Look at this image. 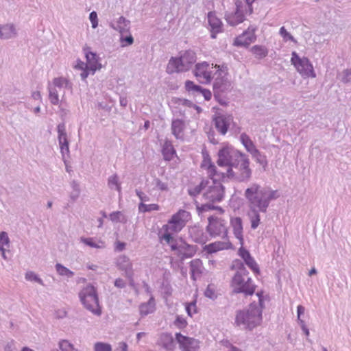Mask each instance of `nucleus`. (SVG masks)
Here are the masks:
<instances>
[{
	"label": "nucleus",
	"mask_w": 351,
	"mask_h": 351,
	"mask_svg": "<svg viewBox=\"0 0 351 351\" xmlns=\"http://www.w3.org/2000/svg\"><path fill=\"white\" fill-rule=\"evenodd\" d=\"M243 154V153L232 147H223L218 152L217 164L219 167H228V168H230Z\"/></svg>",
	"instance_id": "nucleus-9"
},
{
	"label": "nucleus",
	"mask_w": 351,
	"mask_h": 351,
	"mask_svg": "<svg viewBox=\"0 0 351 351\" xmlns=\"http://www.w3.org/2000/svg\"><path fill=\"white\" fill-rule=\"evenodd\" d=\"M209 224L207 226V231L212 237L222 236L223 238L227 237L228 230L224 220L210 217L208 218Z\"/></svg>",
	"instance_id": "nucleus-11"
},
{
	"label": "nucleus",
	"mask_w": 351,
	"mask_h": 351,
	"mask_svg": "<svg viewBox=\"0 0 351 351\" xmlns=\"http://www.w3.org/2000/svg\"><path fill=\"white\" fill-rule=\"evenodd\" d=\"M245 263L254 272H256V273H258L259 272L258 267L256 263L255 262V261L254 260V258L252 256L248 258H247V260L245 261Z\"/></svg>",
	"instance_id": "nucleus-48"
},
{
	"label": "nucleus",
	"mask_w": 351,
	"mask_h": 351,
	"mask_svg": "<svg viewBox=\"0 0 351 351\" xmlns=\"http://www.w3.org/2000/svg\"><path fill=\"white\" fill-rule=\"evenodd\" d=\"M185 88L187 91L191 92L194 95H200L203 89L200 86L195 84L193 82L190 80L185 82Z\"/></svg>",
	"instance_id": "nucleus-39"
},
{
	"label": "nucleus",
	"mask_w": 351,
	"mask_h": 351,
	"mask_svg": "<svg viewBox=\"0 0 351 351\" xmlns=\"http://www.w3.org/2000/svg\"><path fill=\"white\" fill-rule=\"evenodd\" d=\"M114 250L117 252H122L125 248V243L117 241L114 243Z\"/></svg>",
	"instance_id": "nucleus-61"
},
{
	"label": "nucleus",
	"mask_w": 351,
	"mask_h": 351,
	"mask_svg": "<svg viewBox=\"0 0 351 351\" xmlns=\"http://www.w3.org/2000/svg\"><path fill=\"white\" fill-rule=\"evenodd\" d=\"M94 351H112V347L107 343L97 342L94 345Z\"/></svg>",
	"instance_id": "nucleus-43"
},
{
	"label": "nucleus",
	"mask_w": 351,
	"mask_h": 351,
	"mask_svg": "<svg viewBox=\"0 0 351 351\" xmlns=\"http://www.w3.org/2000/svg\"><path fill=\"white\" fill-rule=\"evenodd\" d=\"M191 234L196 243H205L207 241V237L204 235L202 230L193 229Z\"/></svg>",
	"instance_id": "nucleus-36"
},
{
	"label": "nucleus",
	"mask_w": 351,
	"mask_h": 351,
	"mask_svg": "<svg viewBox=\"0 0 351 351\" xmlns=\"http://www.w3.org/2000/svg\"><path fill=\"white\" fill-rule=\"evenodd\" d=\"M280 36L285 40H291V41H293L294 43H296V40L295 39L293 38V36L290 34L289 33L286 29L285 28V27H282L280 29V32H279Z\"/></svg>",
	"instance_id": "nucleus-47"
},
{
	"label": "nucleus",
	"mask_w": 351,
	"mask_h": 351,
	"mask_svg": "<svg viewBox=\"0 0 351 351\" xmlns=\"http://www.w3.org/2000/svg\"><path fill=\"white\" fill-rule=\"evenodd\" d=\"M17 35V29L14 23H8L5 24H0V39H13L16 38Z\"/></svg>",
	"instance_id": "nucleus-20"
},
{
	"label": "nucleus",
	"mask_w": 351,
	"mask_h": 351,
	"mask_svg": "<svg viewBox=\"0 0 351 351\" xmlns=\"http://www.w3.org/2000/svg\"><path fill=\"white\" fill-rule=\"evenodd\" d=\"M121 217H123V215L120 211L113 212L110 215V219L113 222L122 221V219H121Z\"/></svg>",
	"instance_id": "nucleus-52"
},
{
	"label": "nucleus",
	"mask_w": 351,
	"mask_h": 351,
	"mask_svg": "<svg viewBox=\"0 0 351 351\" xmlns=\"http://www.w3.org/2000/svg\"><path fill=\"white\" fill-rule=\"evenodd\" d=\"M116 263L119 269L125 272V276H131V272L133 271L132 265L128 256L125 255L119 256Z\"/></svg>",
	"instance_id": "nucleus-24"
},
{
	"label": "nucleus",
	"mask_w": 351,
	"mask_h": 351,
	"mask_svg": "<svg viewBox=\"0 0 351 351\" xmlns=\"http://www.w3.org/2000/svg\"><path fill=\"white\" fill-rule=\"evenodd\" d=\"M231 225L233 228V232L237 239H239L241 246L243 244V224L240 217H235L231 219Z\"/></svg>",
	"instance_id": "nucleus-25"
},
{
	"label": "nucleus",
	"mask_w": 351,
	"mask_h": 351,
	"mask_svg": "<svg viewBox=\"0 0 351 351\" xmlns=\"http://www.w3.org/2000/svg\"><path fill=\"white\" fill-rule=\"evenodd\" d=\"M162 153L165 160H171L173 156L176 154V150L174 149L172 143L166 141L162 146Z\"/></svg>",
	"instance_id": "nucleus-31"
},
{
	"label": "nucleus",
	"mask_w": 351,
	"mask_h": 351,
	"mask_svg": "<svg viewBox=\"0 0 351 351\" xmlns=\"http://www.w3.org/2000/svg\"><path fill=\"white\" fill-rule=\"evenodd\" d=\"M210 65L207 62L197 63L195 65L194 75L201 83H210L212 79Z\"/></svg>",
	"instance_id": "nucleus-15"
},
{
	"label": "nucleus",
	"mask_w": 351,
	"mask_h": 351,
	"mask_svg": "<svg viewBox=\"0 0 351 351\" xmlns=\"http://www.w3.org/2000/svg\"><path fill=\"white\" fill-rule=\"evenodd\" d=\"M232 121L233 118L230 115H219L214 119L215 126L220 134L224 135Z\"/></svg>",
	"instance_id": "nucleus-19"
},
{
	"label": "nucleus",
	"mask_w": 351,
	"mask_h": 351,
	"mask_svg": "<svg viewBox=\"0 0 351 351\" xmlns=\"http://www.w3.org/2000/svg\"><path fill=\"white\" fill-rule=\"evenodd\" d=\"M240 141L246 150L251 154H258V150L256 148L254 143L250 139L248 135L245 133H242L240 136Z\"/></svg>",
	"instance_id": "nucleus-27"
},
{
	"label": "nucleus",
	"mask_w": 351,
	"mask_h": 351,
	"mask_svg": "<svg viewBox=\"0 0 351 351\" xmlns=\"http://www.w3.org/2000/svg\"><path fill=\"white\" fill-rule=\"evenodd\" d=\"M251 51L258 59L266 57L268 53L267 48L261 45L253 46L251 48Z\"/></svg>",
	"instance_id": "nucleus-35"
},
{
	"label": "nucleus",
	"mask_w": 351,
	"mask_h": 351,
	"mask_svg": "<svg viewBox=\"0 0 351 351\" xmlns=\"http://www.w3.org/2000/svg\"><path fill=\"white\" fill-rule=\"evenodd\" d=\"M208 173L210 179L206 180V188L203 194V198L206 201V203L202 204L200 209L202 211H206L209 209H218L223 211L221 207H215L210 204V203L221 202L224 196V187L220 181L215 178V176L221 177L220 173L217 171V168L215 165L210 163L208 167ZM197 208L199 209V206H197Z\"/></svg>",
	"instance_id": "nucleus-2"
},
{
	"label": "nucleus",
	"mask_w": 351,
	"mask_h": 351,
	"mask_svg": "<svg viewBox=\"0 0 351 351\" xmlns=\"http://www.w3.org/2000/svg\"><path fill=\"white\" fill-rule=\"evenodd\" d=\"M65 83H66V80L65 78L56 77L53 80V88H56L58 90L60 89Z\"/></svg>",
	"instance_id": "nucleus-49"
},
{
	"label": "nucleus",
	"mask_w": 351,
	"mask_h": 351,
	"mask_svg": "<svg viewBox=\"0 0 351 351\" xmlns=\"http://www.w3.org/2000/svg\"><path fill=\"white\" fill-rule=\"evenodd\" d=\"M156 187L160 191H167L168 189L167 184L162 182L158 178L154 180Z\"/></svg>",
	"instance_id": "nucleus-54"
},
{
	"label": "nucleus",
	"mask_w": 351,
	"mask_h": 351,
	"mask_svg": "<svg viewBox=\"0 0 351 351\" xmlns=\"http://www.w3.org/2000/svg\"><path fill=\"white\" fill-rule=\"evenodd\" d=\"M176 339L181 351H197L199 348L198 340L184 336L180 332L176 334Z\"/></svg>",
	"instance_id": "nucleus-14"
},
{
	"label": "nucleus",
	"mask_w": 351,
	"mask_h": 351,
	"mask_svg": "<svg viewBox=\"0 0 351 351\" xmlns=\"http://www.w3.org/2000/svg\"><path fill=\"white\" fill-rule=\"evenodd\" d=\"M196 62V55L193 51L188 50L182 53L178 58H171L168 63V73H180L189 71Z\"/></svg>",
	"instance_id": "nucleus-6"
},
{
	"label": "nucleus",
	"mask_w": 351,
	"mask_h": 351,
	"mask_svg": "<svg viewBox=\"0 0 351 351\" xmlns=\"http://www.w3.org/2000/svg\"><path fill=\"white\" fill-rule=\"evenodd\" d=\"M184 128V123L180 119H176L172 121L171 130L172 134L177 139H181L183 137V131Z\"/></svg>",
	"instance_id": "nucleus-28"
},
{
	"label": "nucleus",
	"mask_w": 351,
	"mask_h": 351,
	"mask_svg": "<svg viewBox=\"0 0 351 351\" xmlns=\"http://www.w3.org/2000/svg\"><path fill=\"white\" fill-rule=\"evenodd\" d=\"M208 21L211 27V37L215 38L216 34L221 32L222 30V23L220 19L215 16V14L212 12L208 14Z\"/></svg>",
	"instance_id": "nucleus-23"
},
{
	"label": "nucleus",
	"mask_w": 351,
	"mask_h": 351,
	"mask_svg": "<svg viewBox=\"0 0 351 351\" xmlns=\"http://www.w3.org/2000/svg\"><path fill=\"white\" fill-rule=\"evenodd\" d=\"M258 303H251L247 308L237 312L235 324L238 326H243L245 329L252 330L259 326L262 322V313L264 308L262 293H257Z\"/></svg>",
	"instance_id": "nucleus-3"
},
{
	"label": "nucleus",
	"mask_w": 351,
	"mask_h": 351,
	"mask_svg": "<svg viewBox=\"0 0 351 351\" xmlns=\"http://www.w3.org/2000/svg\"><path fill=\"white\" fill-rule=\"evenodd\" d=\"M186 310L189 316H192L193 313H196L195 302H192L186 306Z\"/></svg>",
	"instance_id": "nucleus-57"
},
{
	"label": "nucleus",
	"mask_w": 351,
	"mask_h": 351,
	"mask_svg": "<svg viewBox=\"0 0 351 351\" xmlns=\"http://www.w3.org/2000/svg\"><path fill=\"white\" fill-rule=\"evenodd\" d=\"M49 90V99L53 105H58L60 102L59 99V90L56 88H53L51 84L48 86Z\"/></svg>",
	"instance_id": "nucleus-34"
},
{
	"label": "nucleus",
	"mask_w": 351,
	"mask_h": 351,
	"mask_svg": "<svg viewBox=\"0 0 351 351\" xmlns=\"http://www.w3.org/2000/svg\"><path fill=\"white\" fill-rule=\"evenodd\" d=\"M120 40L121 43L126 42L128 45H132L134 42V38L130 34L125 37H124L123 35H121Z\"/></svg>",
	"instance_id": "nucleus-59"
},
{
	"label": "nucleus",
	"mask_w": 351,
	"mask_h": 351,
	"mask_svg": "<svg viewBox=\"0 0 351 351\" xmlns=\"http://www.w3.org/2000/svg\"><path fill=\"white\" fill-rule=\"evenodd\" d=\"M351 75V69H346L340 75V80L344 83L347 84L350 82V79L349 76Z\"/></svg>",
	"instance_id": "nucleus-51"
},
{
	"label": "nucleus",
	"mask_w": 351,
	"mask_h": 351,
	"mask_svg": "<svg viewBox=\"0 0 351 351\" xmlns=\"http://www.w3.org/2000/svg\"><path fill=\"white\" fill-rule=\"evenodd\" d=\"M202 261L199 259H195L190 263V269L192 278L195 280V275L201 273Z\"/></svg>",
	"instance_id": "nucleus-38"
},
{
	"label": "nucleus",
	"mask_w": 351,
	"mask_h": 351,
	"mask_svg": "<svg viewBox=\"0 0 351 351\" xmlns=\"http://www.w3.org/2000/svg\"><path fill=\"white\" fill-rule=\"evenodd\" d=\"M157 343L167 351H173L176 346L172 335L167 332L160 335Z\"/></svg>",
	"instance_id": "nucleus-21"
},
{
	"label": "nucleus",
	"mask_w": 351,
	"mask_h": 351,
	"mask_svg": "<svg viewBox=\"0 0 351 351\" xmlns=\"http://www.w3.org/2000/svg\"><path fill=\"white\" fill-rule=\"evenodd\" d=\"M59 348L60 351H73V345L66 340H62L60 341Z\"/></svg>",
	"instance_id": "nucleus-46"
},
{
	"label": "nucleus",
	"mask_w": 351,
	"mask_h": 351,
	"mask_svg": "<svg viewBox=\"0 0 351 351\" xmlns=\"http://www.w3.org/2000/svg\"><path fill=\"white\" fill-rule=\"evenodd\" d=\"M56 269L57 272L60 276H67L68 278H71L74 276V273L72 271H71L68 268L65 267L60 263H57L56 265Z\"/></svg>",
	"instance_id": "nucleus-40"
},
{
	"label": "nucleus",
	"mask_w": 351,
	"mask_h": 351,
	"mask_svg": "<svg viewBox=\"0 0 351 351\" xmlns=\"http://www.w3.org/2000/svg\"><path fill=\"white\" fill-rule=\"evenodd\" d=\"M89 19L92 23V27L96 28L98 25L97 14V12L93 11L89 15Z\"/></svg>",
	"instance_id": "nucleus-53"
},
{
	"label": "nucleus",
	"mask_w": 351,
	"mask_h": 351,
	"mask_svg": "<svg viewBox=\"0 0 351 351\" xmlns=\"http://www.w3.org/2000/svg\"><path fill=\"white\" fill-rule=\"evenodd\" d=\"M10 239L8 234L5 232H1L0 233V250L4 249V245L9 246Z\"/></svg>",
	"instance_id": "nucleus-45"
},
{
	"label": "nucleus",
	"mask_w": 351,
	"mask_h": 351,
	"mask_svg": "<svg viewBox=\"0 0 351 351\" xmlns=\"http://www.w3.org/2000/svg\"><path fill=\"white\" fill-rule=\"evenodd\" d=\"M75 69H79V70H84L85 69H88V65L86 62H84L83 61H81L78 60L77 61V64L75 65Z\"/></svg>",
	"instance_id": "nucleus-62"
},
{
	"label": "nucleus",
	"mask_w": 351,
	"mask_h": 351,
	"mask_svg": "<svg viewBox=\"0 0 351 351\" xmlns=\"http://www.w3.org/2000/svg\"><path fill=\"white\" fill-rule=\"evenodd\" d=\"M79 297L84 306L96 315H100L101 311L99 305V299L96 289L90 284L83 288Z\"/></svg>",
	"instance_id": "nucleus-7"
},
{
	"label": "nucleus",
	"mask_w": 351,
	"mask_h": 351,
	"mask_svg": "<svg viewBox=\"0 0 351 351\" xmlns=\"http://www.w3.org/2000/svg\"><path fill=\"white\" fill-rule=\"evenodd\" d=\"M86 64L90 71L94 73L97 69L101 68V65L98 62V57L95 53L90 51L86 52Z\"/></svg>",
	"instance_id": "nucleus-26"
},
{
	"label": "nucleus",
	"mask_w": 351,
	"mask_h": 351,
	"mask_svg": "<svg viewBox=\"0 0 351 351\" xmlns=\"http://www.w3.org/2000/svg\"><path fill=\"white\" fill-rule=\"evenodd\" d=\"M221 178H228L237 182H247L250 180L252 170L250 167V160L246 154L237 161L232 167L228 168L226 172L220 173Z\"/></svg>",
	"instance_id": "nucleus-4"
},
{
	"label": "nucleus",
	"mask_w": 351,
	"mask_h": 351,
	"mask_svg": "<svg viewBox=\"0 0 351 351\" xmlns=\"http://www.w3.org/2000/svg\"><path fill=\"white\" fill-rule=\"evenodd\" d=\"M155 301L153 297H151L147 302L143 303L139 306L140 313L143 316L152 313L155 311Z\"/></svg>",
	"instance_id": "nucleus-30"
},
{
	"label": "nucleus",
	"mask_w": 351,
	"mask_h": 351,
	"mask_svg": "<svg viewBox=\"0 0 351 351\" xmlns=\"http://www.w3.org/2000/svg\"><path fill=\"white\" fill-rule=\"evenodd\" d=\"M138 210L142 213L158 210L159 206L156 204H145V203L141 202L138 205Z\"/></svg>",
	"instance_id": "nucleus-42"
},
{
	"label": "nucleus",
	"mask_w": 351,
	"mask_h": 351,
	"mask_svg": "<svg viewBox=\"0 0 351 351\" xmlns=\"http://www.w3.org/2000/svg\"><path fill=\"white\" fill-rule=\"evenodd\" d=\"M254 158H256V160L258 163L261 165L263 167H265L267 165V160L265 156L261 155V152L258 151V154H252Z\"/></svg>",
	"instance_id": "nucleus-50"
},
{
	"label": "nucleus",
	"mask_w": 351,
	"mask_h": 351,
	"mask_svg": "<svg viewBox=\"0 0 351 351\" xmlns=\"http://www.w3.org/2000/svg\"><path fill=\"white\" fill-rule=\"evenodd\" d=\"M215 67H217L218 70L215 73L217 76L213 84L214 97L220 104H223V103L219 99L221 94L230 91L232 89V84L228 79L227 69H223V66L220 69V66L217 65H215ZM225 69H226V67H225Z\"/></svg>",
	"instance_id": "nucleus-8"
},
{
	"label": "nucleus",
	"mask_w": 351,
	"mask_h": 351,
	"mask_svg": "<svg viewBox=\"0 0 351 351\" xmlns=\"http://www.w3.org/2000/svg\"><path fill=\"white\" fill-rule=\"evenodd\" d=\"M231 243L230 242L223 241V242H215L210 243L206 246V249L209 253L216 252L219 250L228 249L230 246Z\"/></svg>",
	"instance_id": "nucleus-32"
},
{
	"label": "nucleus",
	"mask_w": 351,
	"mask_h": 351,
	"mask_svg": "<svg viewBox=\"0 0 351 351\" xmlns=\"http://www.w3.org/2000/svg\"><path fill=\"white\" fill-rule=\"evenodd\" d=\"M171 249L177 250L178 255L182 260L192 257L196 252V246L189 245L183 241L177 245H171Z\"/></svg>",
	"instance_id": "nucleus-17"
},
{
	"label": "nucleus",
	"mask_w": 351,
	"mask_h": 351,
	"mask_svg": "<svg viewBox=\"0 0 351 351\" xmlns=\"http://www.w3.org/2000/svg\"><path fill=\"white\" fill-rule=\"evenodd\" d=\"M108 186L110 189H113L114 188L119 193H121V184L119 182V177L117 174H114L108 178Z\"/></svg>",
	"instance_id": "nucleus-37"
},
{
	"label": "nucleus",
	"mask_w": 351,
	"mask_h": 351,
	"mask_svg": "<svg viewBox=\"0 0 351 351\" xmlns=\"http://www.w3.org/2000/svg\"><path fill=\"white\" fill-rule=\"evenodd\" d=\"M25 279L29 281H35L38 284L43 285V281L41 278H40L33 271H27L25 274Z\"/></svg>",
	"instance_id": "nucleus-44"
},
{
	"label": "nucleus",
	"mask_w": 351,
	"mask_h": 351,
	"mask_svg": "<svg viewBox=\"0 0 351 351\" xmlns=\"http://www.w3.org/2000/svg\"><path fill=\"white\" fill-rule=\"evenodd\" d=\"M80 241L85 245L93 248L104 249L106 247L105 242L100 239H95L94 238L91 237H81Z\"/></svg>",
	"instance_id": "nucleus-29"
},
{
	"label": "nucleus",
	"mask_w": 351,
	"mask_h": 351,
	"mask_svg": "<svg viewBox=\"0 0 351 351\" xmlns=\"http://www.w3.org/2000/svg\"><path fill=\"white\" fill-rule=\"evenodd\" d=\"M254 31L255 29L248 27L246 31L234 39L233 45L237 47H247L256 40Z\"/></svg>",
	"instance_id": "nucleus-16"
},
{
	"label": "nucleus",
	"mask_w": 351,
	"mask_h": 351,
	"mask_svg": "<svg viewBox=\"0 0 351 351\" xmlns=\"http://www.w3.org/2000/svg\"><path fill=\"white\" fill-rule=\"evenodd\" d=\"M242 4V1L236 0L235 10L232 12H226L225 19L230 25L236 26L245 21V18L241 10Z\"/></svg>",
	"instance_id": "nucleus-12"
},
{
	"label": "nucleus",
	"mask_w": 351,
	"mask_h": 351,
	"mask_svg": "<svg viewBox=\"0 0 351 351\" xmlns=\"http://www.w3.org/2000/svg\"><path fill=\"white\" fill-rule=\"evenodd\" d=\"M174 324L178 328H182L186 325V322L184 318L181 317L180 316H177Z\"/></svg>",
	"instance_id": "nucleus-55"
},
{
	"label": "nucleus",
	"mask_w": 351,
	"mask_h": 351,
	"mask_svg": "<svg viewBox=\"0 0 351 351\" xmlns=\"http://www.w3.org/2000/svg\"><path fill=\"white\" fill-rule=\"evenodd\" d=\"M291 62L303 77H315L313 65L307 58H300L295 51H293Z\"/></svg>",
	"instance_id": "nucleus-10"
},
{
	"label": "nucleus",
	"mask_w": 351,
	"mask_h": 351,
	"mask_svg": "<svg viewBox=\"0 0 351 351\" xmlns=\"http://www.w3.org/2000/svg\"><path fill=\"white\" fill-rule=\"evenodd\" d=\"M232 287L234 293H243L245 295H252L255 291L256 286L252 283L248 271L242 264L232 278Z\"/></svg>",
	"instance_id": "nucleus-5"
},
{
	"label": "nucleus",
	"mask_w": 351,
	"mask_h": 351,
	"mask_svg": "<svg viewBox=\"0 0 351 351\" xmlns=\"http://www.w3.org/2000/svg\"><path fill=\"white\" fill-rule=\"evenodd\" d=\"M57 131L58 134V142L60 147L62 154L64 156L65 154L69 152V141L66 132L64 123H60L57 126Z\"/></svg>",
	"instance_id": "nucleus-18"
},
{
	"label": "nucleus",
	"mask_w": 351,
	"mask_h": 351,
	"mask_svg": "<svg viewBox=\"0 0 351 351\" xmlns=\"http://www.w3.org/2000/svg\"><path fill=\"white\" fill-rule=\"evenodd\" d=\"M205 295L210 299H214L215 298V291L210 287V286H208L206 289Z\"/></svg>",
	"instance_id": "nucleus-63"
},
{
	"label": "nucleus",
	"mask_w": 351,
	"mask_h": 351,
	"mask_svg": "<svg viewBox=\"0 0 351 351\" xmlns=\"http://www.w3.org/2000/svg\"><path fill=\"white\" fill-rule=\"evenodd\" d=\"M4 351H17L14 347V341L8 342L4 348Z\"/></svg>",
	"instance_id": "nucleus-64"
},
{
	"label": "nucleus",
	"mask_w": 351,
	"mask_h": 351,
	"mask_svg": "<svg viewBox=\"0 0 351 351\" xmlns=\"http://www.w3.org/2000/svg\"><path fill=\"white\" fill-rule=\"evenodd\" d=\"M189 216V213L184 210H180L173 215L166 226L167 230L178 232L185 226V218Z\"/></svg>",
	"instance_id": "nucleus-13"
},
{
	"label": "nucleus",
	"mask_w": 351,
	"mask_h": 351,
	"mask_svg": "<svg viewBox=\"0 0 351 351\" xmlns=\"http://www.w3.org/2000/svg\"><path fill=\"white\" fill-rule=\"evenodd\" d=\"M239 254L240 255V256L244 260H247V258L251 257V255L250 254V252L244 249L243 247H241L239 250Z\"/></svg>",
	"instance_id": "nucleus-58"
},
{
	"label": "nucleus",
	"mask_w": 351,
	"mask_h": 351,
	"mask_svg": "<svg viewBox=\"0 0 351 351\" xmlns=\"http://www.w3.org/2000/svg\"><path fill=\"white\" fill-rule=\"evenodd\" d=\"M136 193L137 196L139 197V199H141V202L144 203L145 202L149 201V197L143 192L136 189Z\"/></svg>",
	"instance_id": "nucleus-56"
},
{
	"label": "nucleus",
	"mask_w": 351,
	"mask_h": 351,
	"mask_svg": "<svg viewBox=\"0 0 351 351\" xmlns=\"http://www.w3.org/2000/svg\"><path fill=\"white\" fill-rule=\"evenodd\" d=\"M114 285L117 288H119V289H123L124 287H125L126 286V282L124 280H123L122 278H117L114 282Z\"/></svg>",
	"instance_id": "nucleus-60"
},
{
	"label": "nucleus",
	"mask_w": 351,
	"mask_h": 351,
	"mask_svg": "<svg viewBox=\"0 0 351 351\" xmlns=\"http://www.w3.org/2000/svg\"><path fill=\"white\" fill-rule=\"evenodd\" d=\"M206 184H208V182H206V180H203L199 184L193 187L189 188L188 193L191 196L195 197L197 195H199L202 191H205Z\"/></svg>",
	"instance_id": "nucleus-33"
},
{
	"label": "nucleus",
	"mask_w": 351,
	"mask_h": 351,
	"mask_svg": "<svg viewBox=\"0 0 351 351\" xmlns=\"http://www.w3.org/2000/svg\"><path fill=\"white\" fill-rule=\"evenodd\" d=\"M110 27L114 30L118 31L121 35L128 34L130 32V21L123 16H120L119 19L111 23Z\"/></svg>",
	"instance_id": "nucleus-22"
},
{
	"label": "nucleus",
	"mask_w": 351,
	"mask_h": 351,
	"mask_svg": "<svg viewBox=\"0 0 351 351\" xmlns=\"http://www.w3.org/2000/svg\"><path fill=\"white\" fill-rule=\"evenodd\" d=\"M71 186L73 191L71 192L70 198L74 202L80 195V185L75 180H73L71 183Z\"/></svg>",
	"instance_id": "nucleus-41"
},
{
	"label": "nucleus",
	"mask_w": 351,
	"mask_h": 351,
	"mask_svg": "<svg viewBox=\"0 0 351 351\" xmlns=\"http://www.w3.org/2000/svg\"><path fill=\"white\" fill-rule=\"evenodd\" d=\"M244 196L248 201L251 228L256 229L260 222L259 213H266L271 201L278 199L280 194L277 190L252 183L245 189Z\"/></svg>",
	"instance_id": "nucleus-1"
}]
</instances>
